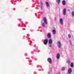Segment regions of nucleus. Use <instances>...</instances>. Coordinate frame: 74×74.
<instances>
[{"mask_svg": "<svg viewBox=\"0 0 74 74\" xmlns=\"http://www.w3.org/2000/svg\"><path fill=\"white\" fill-rule=\"evenodd\" d=\"M43 20L44 22L42 24V26L44 27L45 26V24L47 25L48 24V22H47V18L45 17H44L43 18Z\"/></svg>", "mask_w": 74, "mask_h": 74, "instance_id": "1", "label": "nucleus"}, {"mask_svg": "<svg viewBox=\"0 0 74 74\" xmlns=\"http://www.w3.org/2000/svg\"><path fill=\"white\" fill-rule=\"evenodd\" d=\"M57 45L58 46V48H60L62 47V44L61 42L60 41H58L57 42Z\"/></svg>", "mask_w": 74, "mask_h": 74, "instance_id": "2", "label": "nucleus"}, {"mask_svg": "<svg viewBox=\"0 0 74 74\" xmlns=\"http://www.w3.org/2000/svg\"><path fill=\"white\" fill-rule=\"evenodd\" d=\"M59 22L61 25H63V20L62 18H60Z\"/></svg>", "mask_w": 74, "mask_h": 74, "instance_id": "3", "label": "nucleus"}, {"mask_svg": "<svg viewBox=\"0 0 74 74\" xmlns=\"http://www.w3.org/2000/svg\"><path fill=\"white\" fill-rule=\"evenodd\" d=\"M63 15H66V9L65 8L63 9Z\"/></svg>", "mask_w": 74, "mask_h": 74, "instance_id": "4", "label": "nucleus"}, {"mask_svg": "<svg viewBox=\"0 0 74 74\" xmlns=\"http://www.w3.org/2000/svg\"><path fill=\"white\" fill-rule=\"evenodd\" d=\"M48 42V39H47L44 40L43 43L45 45H47Z\"/></svg>", "mask_w": 74, "mask_h": 74, "instance_id": "5", "label": "nucleus"}, {"mask_svg": "<svg viewBox=\"0 0 74 74\" xmlns=\"http://www.w3.org/2000/svg\"><path fill=\"white\" fill-rule=\"evenodd\" d=\"M53 42V41H52V39L50 38L49 39V44H52Z\"/></svg>", "mask_w": 74, "mask_h": 74, "instance_id": "6", "label": "nucleus"}, {"mask_svg": "<svg viewBox=\"0 0 74 74\" xmlns=\"http://www.w3.org/2000/svg\"><path fill=\"white\" fill-rule=\"evenodd\" d=\"M47 61L49 63H52V60L50 58H48L47 59Z\"/></svg>", "mask_w": 74, "mask_h": 74, "instance_id": "7", "label": "nucleus"}, {"mask_svg": "<svg viewBox=\"0 0 74 74\" xmlns=\"http://www.w3.org/2000/svg\"><path fill=\"white\" fill-rule=\"evenodd\" d=\"M60 56V54H59V53H58L57 54L56 56V58L57 59H59Z\"/></svg>", "mask_w": 74, "mask_h": 74, "instance_id": "8", "label": "nucleus"}, {"mask_svg": "<svg viewBox=\"0 0 74 74\" xmlns=\"http://www.w3.org/2000/svg\"><path fill=\"white\" fill-rule=\"evenodd\" d=\"M72 72V69L71 68L69 69L68 71V73L69 74H71V72Z\"/></svg>", "mask_w": 74, "mask_h": 74, "instance_id": "9", "label": "nucleus"}, {"mask_svg": "<svg viewBox=\"0 0 74 74\" xmlns=\"http://www.w3.org/2000/svg\"><path fill=\"white\" fill-rule=\"evenodd\" d=\"M47 37L49 38H51V33H49L47 34Z\"/></svg>", "mask_w": 74, "mask_h": 74, "instance_id": "10", "label": "nucleus"}, {"mask_svg": "<svg viewBox=\"0 0 74 74\" xmlns=\"http://www.w3.org/2000/svg\"><path fill=\"white\" fill-rule=\"evenodd\" d=\"M62 3L63 5H65L66 4V1L65 0H63L62 1Z\"/></svg>", "mask_w": 74, "mask_h": 74, "instance_id": "11", "label": "nucleus"}, {"mask_svg": "<svg viewBox=\"0 0 74 74\" xmlns=\"http://www.w3.org/2000/svg\"><path fill=\"white\" fill-rule=\"evenodd\" d=\"M46 6L47 7H50V5H49V4L48 3V2H46Z\"/></svg>", "mask_w": 74, "mask_h": 74, "instance_id": "12", "label": "nucleus"}, {"mask_svg": "<svg viewBox=\"0 0 74 74\" xmlns=\"http://www.w3.org/2000/svg\"><path fill=\"white\" fill-rule=\"evenodd\" d=\"M52 32L53 34H56V30L55 29L53 30Z\"/></svg>", "mask_w": 74, "mask_h": 74, "instance_id": "13", "label": "nucleus"}, {"mask_svg": "<svg viewBox=\"0 0 74 74\" xmlns=\"http://www.w3.org/2000/svg\"><path fill=\"white\" fill-rule=\"evenodd\" d=\"M56 1L58 3V4H60V0H56Z\"/></svg>", "mask_w": 74, "mask_h": 74, "instance_id": "14", "label": "nucleus"}, {"mask_svg": "<svg viewBox=\"0 0 74 74\" xmlns=\"http://www.w3.org/2000/svg\"><path fill=\"white\" fill-rule=\"evenodd\" d=\"M69 41L70 42V44L71 45H72V40H69Z\"/></svg>", "mask_w": 74, "mask_h": 74, "instance_id": "15", "label": "nucleus"}, {"mask_svg": "<svg viewBox=\"0 0 74 74\" xmlns=\"http://www.w3.org/2000/svg\"><path fill=\"white\" fill-rule=\"evenodd\" d=\"M71 67H74V64H73V62L71 63Z\"/></svg>", "mask_w": 74, "mask_h": 74, "instance_id": "16", "label": "nucleus"}, {"mask_svg": "<svg viewBox=\"0 0 74 74\" xmlns=\"http://www.w3.org/2000/svg\"><path fill=\"white\" fill-rule=\"evenodd\" d=\"M71 15L73 16H74V11L72 12Z\"/></svg>", "mask_w": 74, "mask_h": 74, "instance_id": "17", "label": "nucleus"}, {"mask_svg": "<svg viewBox=\"0 0 74 74\" xmlns=\"http://www.w3.org/2000/svg\"><path fill=\"white\" fill-rule=\"evenodd\" d=\"M68 37L69 38H71V35H70V34H69L68 35Z\"/></svg>", "mask_w": 74, "mask_h": 74, "instance_id": "18", "label": "nucleus"}, {"mask_svg": "<svg viewBox=\"0 0 74 74\" xmlns=\"http://www.w3.org/2000/svg\"><path fill=\"white\" fill-rule=\"evenodd\" d=\"M65 70V69L64 68L62 67V68L61 70L62 71H64V70Z\"/></svg>", "mask_w": 74, "mask_h": 74, "instance_id": "19", "label": "nucleus"}, {"mask_svg": "<svg viewBox=\"0 0 74 74\" xmlns=\"http://www.w3.org/2000/svg\"><path fill=\"white\" fill-rule=\"evenodd\" d=\"M67 62L68 63H70L71 62V61L69 60H68L67 61Z\"/></svg>", "mask_w": 74, "mask_h": 74, "instance_id": "20", "label": "nucleus"}, {"mask_svg": "<svg viewBox=\"0 0 74 74\" xmlns=\"http://www.w3.org/2000/svg\"><path fill=\"white\" fill-rule=\"evenodd\" d=\"M51 73H52V71H49L48 72V74H50Z\"/></svg>", "mask_w": 74, "mask_h": 74, "instance_id": "21", "label": "nucleus"}, {"mask_svg": "<svg viewBox=\"0 0 74 74\" xmlns=\"http://www.w3.org/2000/svg\"><path fill=\"white\" fill-rule=\"evenodd\" d=\"M43 8V5H41V6H40V8H41V9H42Z\"/></svg>", "mask_w": 74, "mask_h": 74, "instance_id": "22", "label": "nucleus"}, {"mask_svg": "<svg viewBox=\"0 0 74 74\" xmlns=\"http://www.w3.org/2000/svg\"><path fill=\"white\" fill-rule=\"evenodd\" d=\"M40 5H43V4H42V2H40Z\"/></svg>", "mask_w": 74, "mask_h": 74, "instance_id": "23", "label": "nucleus"}, {"mask_svg": "<svg viewBox=\"0 0 74 74\" xmlns=\"http://www.w3.org/2000/svg\"><path fill=\"white\" fill-rule=\"evenodd\" d=\"M50 47H52V45L50 44L49 45Z\"/></svg>", "mask_w": 74, "mask_h": 74, "instance_id": "24", "label": "nucleus"}, {"mask_svg": "<svg viewBox=\"0 0 74 74\" xmlns=\"http://www.w3.org/2000/svg\"><path fill=\"white\" fill-rule=\"evenodd\" d=\"M58 74H60V73H58Z\"/></svg>", "mask_w": 74, "mask_h": 74, "instance_id": "25", "label": "nucleus"}]
</instances>
